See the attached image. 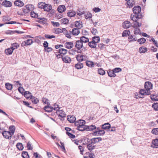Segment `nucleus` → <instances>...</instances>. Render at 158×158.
<instances>
[{"instance_id": "nucleus-22", "label": "nucleus", "mask_w": 158, "mask_h": 158, "mask_svg": "<svg viewBox=\"0 0 158 158\" xmlns=\"http://www.w3.org/2000/svg\"><path fill=\"white\" fill-rule=\"evenodd\" d=\"M14 4L15 6L20 7L23 6L24 5L23 2L20 0H16Z\"/></svg>"}, {"instance_id": "nucleus-43", "label": "nucleus", "mask_w": 158, "mask_h": 158, "mask_svg": "<svg viewBox=\"0 0 158 158\" xmlns=\"http://www.w3.org/2000/svg\"><path fill=\"white\" fill-rule=\"evenodd\" d=\"M30 99L32 101V102L34 104H37L39 102V100L34 97H32Z\"/></svg>"}, {"instance_id": "nucleus-60", "label": "nucleus", "mask_w": 158, "mask_h": 158, "mask_svg": "<svg viewBox=\"0 0 158 158\" xmlns=\"http://www.w3.org/2000/svg\"><path fill=\"white\" fill-rule=\"evenodd\" d=\"M152 107L154 109V110L158 111V103H153L152 106Z\"/></svg>"}, {"instance_id": "nucleus-57", "label": "nucleus", "mask_w": 158, "mask_h": 158, "mask_svg": "<svg viewBox=\"0 0 158 158\" xmlns=\"http://www.w3.org/2000/svg\"><path fill=\"white\" fill-rule=\"evenodd\" d=\"M137 41L140 44L144 43L146 41V40L144 38H142L137 40Z\"/></svg>"}, {"instance_id": "nucleus-12", "label": "nucleus", "mask_w": 158, "mask_h": 158, "mask_svg": "<svg viewBox=\"0 0 158 158\" xmlns=\"http://www.w3.org/2000/svg\"><path fill=\"white\" fill-rule=\"evenodd\" d=\"M26 9L24 10L26 12V14L29 11H32L33 10L34 6L31 4L27 5L26 6Z\"/></svg>"}, {"instance_id": "nucleus-7", "label": "nucleus", "mask_w": 158, "mask_h": 158, "mask_svg": "<svg viewBox=\"0 0 158 158\" xmlns=\"http://www.w3.org/2000/svg\"><path fill=\"white\" fill-rule=\"evenodd\" d=\"M141 11L140 7L139 6H135L133 8V11L134 13L136 15H140V12Z\"/></svg>"}, {"instance_id": "nucleus-62", "label": "nucleus", "mask_w": 158, "mask_h": 158, "mask_svg": "<svg viewBox=\"0 0 158 158\" xmlns=\"http://www.w3.org/2000/svg\"><path fill=\"white\" fill-rule=\"evenodd\" d=\"M152 133L154 135H158V128L153 129L152 130Z\"/></svg>"}, {"instance_id": "nucleus-55", "label": "nucleus", "mask_w": 158, "mask_h": 158, "mask_svg": "<svg viewBox=\"0 0 158 158\" xmlns=\"http://www.w3.org/2000/svg\"><path fill=\"white\" fill-rule=\"evenodd\" d=\"M142 23H139L138 22H136L135 23H134L133 25L132 26V27L134 28H139L141 26Z\"/></svg>"}, {"instance_id": "nucleus-5", "label": "nucleus", "mask_w": 158, "mask_h": 158, "mask_svg": "<svg viewBox=\"0 0 158 158\" xmlns=\"http://www.w3.org/2000/svg\"><path fill=\"white\" fill-rule=\"evenodd\" d=\"M33 43V40L31 39H28L27 40H25L21 44L22 47L27 46L28 45H31Z\"/></svg>"}, {"instance_id": "nucleus-33", "label": "nucleus", "mask_w": 158, "mask_h": 158, "mask_svg": "<svg viewBox=\"0 0 158 158\" xmlns=\"http://www.w3.org/2000/svg\"><path fill=\"white\" fill-rule=\"evenodd\" d=\"M86 131H93L95 129H97L95 126L94 125H91L89 126H86Z\"/></svg>"}, {"instance_id": "nucleus-21", "label": "nucleus", "mask_w": 158, "mask_h": 158, "mask_svg": "<svg viewBox=\"0 0 158 158\" xmlns=\"http://www.w3.org/2000/svg\"><path fill=\"white\" fill-rule=\"evenodd\" d=\"M131 23L128 21H126L123 23V27L124 28H129L131 26Z\"/></svg>"}, {"instance_id": "nucleus-54", "label": "nucleus", "mask_w": 158, "mask_h": 158, "mask_svg": "<svg viewBox=\"0 0 158 158\" xmlns=\"http://www.w3.org/2000/svg\"><path fill=\"white\" fill-rule=\"evenodd\" d=\"M84 15L86 19H90L92 18V14L89 12L85 13Z\"/></svg>"}, {"instance_id": "nucleus-26", "label": "nucleus", "mask_w": 158, "mask_h": 158, "mask_svg": "<svg viewBox=\"0 0 158 158\" xmlns=\"http://www.w3.org/2000/svg\"><path fill=\"white\" fill-rule=\"evenodd\" d=\"M71 32L73 35H77L79 34L80 32L79 29L74 28L72 29Z\"/></svg>"}, {"instance_id": "nucleus-42", "label": "nucleus", "mask_w": 158, "mask_h": 158, "mask_svg": "<svg viewBox=\"0 0 158 158\" xmlns=\"http://www.w3.org/2000/svg\"><path fill=\"white\" fill-rule=\"evenodd\" d=\"M69 20L66 18H64L60 20L61 24H67L69 23Z\"/></svg>"}, {"instance_id": "nucleus-23", "label": "nucleus", "mask_w": 158, "mask_h": 158, "mask_svg": "<svg viewBox=\"0 0 158 158\" xmlns=\"http://www.w3.org/2000/svg\"><path fill=\"white\" fill-rule=\"evenodd\" d=\"M24 97L27 99H30L32 97L31 93L29 91H25L24 93Z\"/></svg>"}, {"instance_id": "nucleus-34", "label": "nucleus", "mask_w": 158, "mask_h": 158, "mask_svg": "<svg viewBox=\"0 0 158 158\" xmlns=\"http://www.w3.org/2000/svg\"><path fill=\"white\" fill-rule=\"evenodd\" d=\"M10 132L12 134V135H13L15 133V127L14 126L12 125L10 126L9 127V128Z\"/></svg>"}, {"instance_id": "nucleus-59", "label": "nucleus", "mask_w": 158, "mask_h": 158, "mask_svg": "<svg viewBox=\"0 0 158 158\" xmlns=\"http://www.w3.org/2000/svg\"><path fill=\"white\" fill-rule=\"evenodd\" d=\"M26 12L25 10H22L21 9H19L17 11V13L18 14L21 15H24V13Z\"/></svg>"}, {"instance_id": "nucleus-11", "label": "nucleus", "mask_w": 158, "mask_h": 158, "mask_svg": "<svg viewBox=\"0 0 158 158\" xmlns=\"http://www.w3.org/2000/svg\"><path fill=\"white\" fill-rule=\"evenodd\" d=\"M75 25L78 29H80L83 27V24L81 21L79 20L75 22Z\"/></svg>"}, {"instance_id": "nucleus-27", "label": "nucleus", "mask_w": 158, "mask_h": 158, "mask_svg": "<svg viewBox=\"0 0 158 158\" xmlns=\"http://www.w3.org/2000/svg\"><path fill=\"white\" fill-rule=\"evenodd\" d=\"M52 9V6L49 4H45L44 8V11H49Z\"/></svg>"}, {"instance_id": "nucleus-10", "label": "nucleus", "mask_w": 158, "mask_h": 158, "mask_svg": "<svg viewBox=\"0 0 158 158\" xmlns=\"http://www.w3.org/2000/svg\"><path fill=\"white\" fill-rule=\"evenodd\" d=\"M102 140V138L100 137L94 138L90 139V142L91 143L95 144Z\"/></svg>"}, {"instance_id": "nucleus-15", "label": "nucleus", "mask_w": 158, "mask_h": 158, "mask_svg": "<svg viewBox=\"0 0 158 158\" xmlns=\"http://www.w3.org/2000/svg\"><path fill=\"white\" fill-rule=\"evenodd\" d=\"M56 113L59 116L62 118L65 117L66 116L65 113L62 110H57Z\"/></svg>"}, {"instance_id": "nucleus-13", "label": "nucleus", "mask_w": 158, "mask_h": 158, "mask_svg": "<svg viewBox=\"0 0 158 158\" xmlns=\"http://www.w3.org/2000/svg\"><path fill=\"white\" fill-rule=\"evenodd\" d=\"M65 47L68 49H71L73 48L74 46L72 42H67L64 43Z\"/></svg>"}, {"instance_id": "nucleus-35", "label": "nucleus", "mask_w": 158, "mask_h": 158, "mask_svg": "<svg viewBox=\"0 0 158 158\" xmlns=\"http://www.w3.org/2000/svg\"><path fill=\"white\" fill-rule=\"evenodd\" d=\"M86 64L88 67L92 68L94 66V64L93 62L90 60H86Z\"/></svg>"}, {"instance_id": "nucleus-49", "label": "nucleus", "mask_w": 158, "mask_h": 158, "mask_svg": "<svg viewBox=\"0 0 158 158\" xmlns=\"http://www.w3.org/2000/svg\"><path fill=\"white\" fill-rule=\"evenodd\" d=\"M129 41L130 42L134 41L137 40V39L134 35H131L128 37Z\"/></svg>"}, {"instance_id": "nucleus-28", "label": "nucleus", "mask_w": 158, "mask_h": 158, "mask_svg": "<svg viewBox=\"0 0 158 158\" xmlns=\"http://www.w3.org/2000/svg\"><path fill=\"white\" fill-rule=\"evenodd\" d=\"M50 105H48L44 106V110L45 111L49 112L52 111L53 108L51 107Z\"/></svg>"}, {"instance_id": "nucleus-36", "label": "nucleus", "mask_w": 158, "mask_h": 158, "mask_svg": "<svg viewBox=\"0 0 158 158\" xmlns=\"http://www.w3.org/2000/svg\"><path fill=\"white\" fill-rule=\"evenodd\" d=\"M95 146L90 143L87 145V148L90 152L95 148Z\"/></svg>"}, {"instance_id": "nucleus-17", "label": "nucleus", "mask_w": 158, "mask_h": 158, "mask_svg": "<svg viewBox=\"0 0 158 158\" xmlns=\"http://www.w3.org/2000/svg\"><path fill=\"white\" fill-rule=\"evenodd\" d=\"M66 29L63 28L61 29L60 28H55L54 29V32L56 34H59L63 32L64 31H66Z\"/></svg>"}, {"instance_id": "nucleus-3", "label": "nucleus", "mask_w": 158, "mask_h": 158, "mask_svg": "<svg viewBox=\"0 0 158 158\" xmlns=\"http://www.w3.org/2000/svg\"><path fill=\"white\" fill-rule=\"evenodd\" d=\"M77 60L80 62L83 61H86L88 59V57L85 55L79 54L77 55L76 57Z\"/></svg>"}, {"instance_id": "nucleus-14", "label": "nucleus", "mask_w": 158, "mask_h": 158, "mask_svg": "<svg viewBox=\"0 0 158 158\" xmlns=\"http://www.w3.org/2000/svg\"><path fill=\"white\" fill-rule=\"evenodd\" d=\"M67 119L70 123H73L76 122L75 117L72 115H69L67 117Z\"/></svg>"}, {"instance_id": "nucleus-61", "label": "nucleus", "mask_w": 158, "mask_h": 158, "mask_svg": "<svg viewBox=\"0 0 158 158\" xmlns=\"http://www.w3.org/2000/svg\"><path fill=\"white\" fill-rule=\"evenodd\" d=\"M42 101L44 104H46V106L50 105L48 100L46 98H42Z\"/></svg>"}, {"instance_id": "nucleus-31", "label": "nucleus", "mask_w": 158, "mask_h": 158, "mask_svg": "<svg viewBox=\"0 0 158 158\" xmlns=\"http://www.w3.org/2000/svg\"><path fill=\"white\" fill-rule=\"evenodd\" d=\"M148 51V49L144 46L140 47L139 48V52L140 53H144Z\"/></svg>"}, {"instance_id": "nucleus-39", "label": "nucleus", "mask_w": 158, "mask_h": 158, "mask_svg": "<svg viewBox=\"0 0 158 158\" xmlns=\"http://www.w3.org/2000/svg\"><path fill=\"white\" fill-rule=\"evenodd\" d=\"M80 40L83 43H86L88 42L89 40L88 38L83 36L80 38Z\"/></svg>"}, {"instance_id": "nucleus-47", "label": "nucleus", "mask_w": 158, "mask_h": 158, "mask_svg": "<svg viewBox=\"0 0 158 158\" xmlns=\"http://www.w3.org/2000/svg\"><path fill=\"white\" fill-rule=\"evenodd\" d=\"M92 40L97 44L100 41V39L99 36H94L92 38Z\"/></svg>"}, {"instance_id": "nucleus-46", "label": "nucleus", "mask_w": 158, "mask_h": 158, "mask_svg": "<svg viewBox=\"0 0 158 158\" xmlns=\"http://www.w3.org/2000/svg\"><path fill=\"white\" fill-rule=\"evenodd\" d=\"M130 34V31L129 30H126L124 31L122 33V36L123 37L127 36L129 35Z\"/></svg>"}, {"instance_id": "nucleus-50", "label": "nucleus", "mask_w": 158, "mask_h": 158, "mask_svg": "<svg viewBox=\"0 0 158 158\" xmlns=\"http://www.w3.org/2000/svg\"><path fill=\"white\" fill-rule=\"evenodd\" d=\"M96 130L98 131L99 136L102 135L105 133L104 131L102 130H100L99 127L97 128Z\"/></svg>"}, {"instance_id": "nucleus-52", "label": "nucleus", "mask_w": 158, "mask_h": 158, "mask_svg": "<svg viewBox=\"0 0 158 158\" xmlns=\"http://www.w3.org/2000/svg\"><path fill=\"white\" fill-rule=\"evenodd\" d=\"M15 33H19V32L18 31H8L6 32V34L7 35H12Z\"/></svg>"}, {"instance_id": "nucleus-56", "label": "nucleus", "mask_w": 158, "mask_h": 158, "mask_svg": "<svg viewBox=\"0 0 158 158\" xmlns=\"http://www.w3.org/2000/svg\"><path fill=\"white\" fill-rule=\"evenodd\" d=\"M65 35V36L68 38H70L71 37V31L69 32L66 29V31H64L63 32Z\"/></svg>"}, {"instance_id": "nucleus-32", "label": "nucleus", "mask_w": 158, "mask_h": 158, "mask_svg": "<svg viewBox=\"0 0 158 158\" xmlns=\"http://www.w3.org/2000/svg\"><path fill=\"white\" fill-rule=\"evenodd\" d=\"M128 6L129 8L132 7L135 4L134 0H128L127 1Z\"/></svg>"}, {"instance_id": "nucleus-63", "label": "nucleus", "mask_w": 158, "mask_h": 158, "mask_svg": "<svg viewBox=\"0 0 158 158\" xmlns=\"http://www.w3.org/2000/svg\"><path fill=\"white\" fill-rule=\"evenodd\" d=\"M45 3L43 2L39 3L38 4V7L39 8L41 9H44L45 6Z\"/></svg>"}, {"instance_id": "nucleus-16", "label": "nucleus", "mask_w": 158, "mask_h": 158, "mask_svg": "<svg viewBox=\"0 0 158 158\" xmlns=\"http://www.w3.org/2000/svg\"><path fill=\"white\" fill-rule=\"evenodd\" d=\"M62 60L65 63H69L71 61V58L68 56L62 57Z\"/></svg>"}, {"instance_id": "nucleus-6", "label": "nucleus", "mask_w": 158, "mask_h": 158, "mask_svg": "<svg viewBox=\"0 0 158 158\" xmlns=\"http://www.w3.org/2000/svg\"><path fill=\"white\" fill-rule=\"evenodd\" d=\"M2 135L4 138L9 139H11L12 135L10 131H3L2 132Z\"/></svg>"}, {"instance_id": "nucleus-25", "label": "nucleus", "mask_w": 158, "mask_h": 158, "mask_svg": "<svg viewBox=\"0 0 158 158\" xmlns=\"http://www.w3.org/2000/svg\"><path fill=\"white\" fill-rule=\"evenodd\" d=\"M13 51V49H12L10 47V48L5 49V52L6 55H9L12 53Z\"/></svg>"}, {"instance_id": "nucleus-58", "label": "nucleus", "mask_w": 158, "mask_h": 158, "mask_svg": "<svg viewBox=\"0 0 158 158\" xmlns=\"http://www.w3.org/2000/svg\"><path fill=\"white\" fill-rule=\"evenodd\" d=\"M98 73L99 74L102 75H103L105 74V71L102 68L98 69Z\"/></svg>"}, {"instance_id": "nucleus-24", "label": "nucleus", "mask_w": 158, "mask_h": 158, "mask_svg": "<svg viewBox=\"0 0 158 158\" xmlns=\"http://www.w3.org/2000/svg\"><path fill=\"white\" fill-rule=\"evenodd\" d=\"M65 10V7L64 5L59 6L57 8L58 11L60 13L64 12Z\"/></svg>"}, {"instance_id": "nucleus-41", "label": "nucleus", "mask_w": 158, "mask_h": 158, "mask_svg": "<svg viewBox=\"0 0 158 158\" xmlns=\"http://www.w3.org/2000/svg\"><path fill=\"white\" fill-rule=\"evenodd\" d=\"M19 47V45L17 43H15L11 44V47L14 50L18 48Z\"/></svg>"}, {"instance_id": "nucleus-8", "label": "nucleus", "mask_w": 158, "mask_h": 158, "mask_svg": "<svg viewBox=\"0 0 158 158\" xmlns=\"http://www.w3.org/2000/svg\"><path fill=\"white\" fill-rule=\"evenodd\" d=\"M83 46V43L80 40L76 41L75 47L77 49L80 50L82 48Z\"/></svg>"}, {"instance_id": "nucleus-20", "label": "nucleus", "mask_w": 158, "mask_h": 158, "mask_svg": "<svg viewBox=\"0 0 158 158\" xmlns=\"http://www.w3.org/2000/svg\"><path fill=\"white\" fill-rule=\"evenodd\" d=\"M37 22L41 24H47V19L44 18H38Z\"/></svg>"}, {"instance_id": "nucleus-40", "label": "nucleus", "mask_w": 158, "mask_h": 158, "mask_svg": "<svg viewBox=\"0 0 158 158\" xmlns=\"http://www.w3.org/2000/svg\"><path fill=\"white\" fill-rule=\"evenodd\" d=\"M89 46L91 48H95L97 46V44L95 43L93 40L88 43Z\"/></svg>"}, {"instance_id": "nucleus-19", "label": "nucleus", "mask_w": 158, "mask_h": 158, "mask_svg": "<svg viewBox=\"0 0 158 158\" xmlns=\"http://www.w3.org/2000/svg\"><path fill=\"white\" fill-rule=\"evenodd\" d=\"M2 4L5 7H11L12 4V3L8 1L5 0L2 2Z\"/></svg>"}, {"instance_id": "nucleus-18", "label": "nucleus", "mask_w": 158, "mask_h": 158, "mask_svg": "<svg viewBox=\"0 0 158 158\" xmlns=\"http://www.w3.org/2000/svg\"><path fill=\"white\" fill-rule=\"evenodd\" d=\"M151 146L153 148H158V139H153L152 142Z\"/></svg>"}, {"instance_id": "nucleus-45", "label": "nucleus", "mask_w": 158, "mask_h": 158, "mask_svg": "<svg viewBox=\"0 0 158 158\" xmlns=\"http://www.w3.org/2000/svg\"><path fill=\"white\" fill-rule=\"evenodd\" d=\"M6 88L8 90H11L13 87V85L9 83H6L5 84Z\"/></svg>"}, {"instance_id": "nucleus-37", "label": "nucleus", "mask_w": 158, "mask_h": 158, "mask_svg": "<svg viewBox=\"0 0 158 158\" xmlns=\"http://www.w3.org/2000/svg\"><path fill=\"white\" fill-rule=\"evenodd\" d=\"M102 129L108 130L110 129V124L107 123L102 125Z\"/></svg>"}, {"instance_id": "nucleus-64", "label": "nucleus", "mask_w": 158, "mask_h": 158, "mask_svg": "<svg viewBox=\"0 0 158 158\" xmlns=\"http://www.w3.org/2000/svg\"><path fill=\"white\" fill-rule=\"evenodd\" d=\"M134 33L135 35L139 34L140 33V30L139 28H134Z\"/></svg>"}, {"instance_id": "nucleus-51", "label": "nucleus", "mask_w": 158, "mask_h": 158, "mask_svg": "<svg viewBox=\"0 0 158 158\" xmlns=\"http://www.w3.org/2000/svg\"><path fill=\"white\" fill-rule=\"evenodd\" d=\"M67 15L69 17H72L75 16L76 13L74 11L70 10L67 13Z\"/></svg>"}, {"instance_id": "nucleus-1", "label": "nucleus", "mask_w": 158, "mask_h": 158, "mask_svg": "<svg viewBox=\"0 0 158 158\" xmlns=\"http://www.w3.org/2000/svg\"><path fill=\"white\" fill-rule=\"evenodd\" d=\"M85 123V120L80 119L76 121L75 125L77 127V129L80 131H83L86 129Z\"/></svg>"}, {"instance_id": "nucleus-44", "label": "nucleus", "mask_w": 158, "mask_h": 158, "mask_svg": "<svg viewBox=\"0 0 158 158\" xmlns=\"http://www.w3.org/2000/svg\"><path fill=\"white\" fill-rule=\"evenodd\" d=\"M16 146L18 149L19 150H22L23 148L22 143H18L16 145Z\"/></svg>"}, {"instance_id": "nucleus-38", "label": "nucleus", "mask_w": 158, "mask_h": 158, "mask_svg": "<svg viewBox=\"0 0 158 158\" xmlns=\"http://www.w3.org/2000/svg\"><path fill=\"white\" fill-rule=\"evenodd\" d=\"M68 50H67L63 48H60L59 50V53L63 55L66 54Z\"/></svg>"}, {"instance_id": "nucleus-30", "label": "nucleus", "mask_w": 158, "mask_h": 158, "mask_svg": "<svg viewBox=\"0 0 158 158\" xmlns=\"http://www.w3.org/2000/svg\"><path fill=\"white\" fill-rule=\"evenodd\" d=\"M107 72L108 76L110 77H115L116 76V74L113 70H109Z\"/></svg>"}, {"instance_id": "nucleus-4", "label": "nucleus", "mask_w": 158, "mask_h": 158, "mask_svg": "<svg viewBox=\"0 0 158 158\" xmlns=\"http://www.w3.org/2000/svg\"><path fill=\"white\" fill-rule=\"evenodd\" d=\"M145 95H148L146 93V92L145 91L142 89L140 90L139 92L135 93V98H143L144 96Z\"/></svg>"}, {"instance_id": "nucleus-48", "label": "nucleus", "mask_w": 158, "mask_h": 158, "mask_svg": "<svg viewBox=\"0 0 158 158\" xmlns=\"http://www.w3.org/2000/svg\"><path fill=\"white\" fill-rule=\"evenodd\" d=\"M22 156L23 158H29L28 153L26 151H23L22 152Z\"/></svg>"}, {"instance_id": "nucleus-2", "label": "nucleus", "mask_w": 158, "mask_h": 158, "mask_svg": "<svg viewBox=\"0 0 158 158\" xmlns=\"http://www.w3.org/2000/svg\"><path fill=\"white\" fill-rule=\"evenodd\" d=\"M153 85L152 83L150 81H146L145 82L144 84L145 89H143L146 92V93L148 95L150 94L151 89H152Z\"/></svg>"}, {"instance_id": "nucleus-29", "label": "nucleus", "mask_w": 158, "mask_h": 158, "mask_svg": "<svg viewBox=\"0 0 158 158\" xmlns=\"http://www.w3.org/2000/svg\"><path fill=\"white\" fill-rule=\"evenodd\" d=\"M84 66L83 64L79 62L75 65V67L76 69H79L83 68Z\"/></svg>"}, {"instance_id": "nucleus-53", "label": "nucleus", "mask_w": 158, "mask_h": 158, "mask_svg": "<svg viewBox=\"0 0 158 158\" xmlns=\"http://www.w3.org/2000/svg\"><path fill=\"white\" fill-rule=\"evenodd\" d=\"M151 98L152 100L158 101V95L156 94H153L151 95Z\"/></svg>"}, {"instance_id": "nucleus-9", "label": "nucleus", "mask_w": 158, "mask_h": 158, "mask_svg": "<svg viewBox=\"0 0 158 158\" xmlns=\"http://www.w3.org/2000/svg\"><path fill=\"white\" fill-rule=\"evenodd\" d=\"M131 15V19L134 22H137L138 19H139L141 17V15Z\"/></svg>"}]
</instances>
